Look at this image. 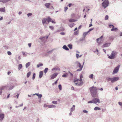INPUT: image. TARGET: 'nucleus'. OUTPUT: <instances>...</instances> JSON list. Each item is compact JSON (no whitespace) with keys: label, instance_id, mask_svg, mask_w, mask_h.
Here are the masks:
<instances>
[{"label":"nucleus","instance_id":"28","mask_svg":"<svg viewBox=\"0 0 122 122\" xmlns=\"http://www.w3.org/2000/svg\"><path fill=\"white\" fill-rule=\"evenodd\" d=\"M30 62H28L26 64V66L27 68L30 65Z\"/></svg>","mask_w":122,"mask_h":122},{"label":"nucleus","instance_id":"21","mask_svg":"<svg viewBox=\"0 0 122 122\" xmlns=\"http://www.w3.org/2000/svg\"><path fill=\"white\" fill-rule=\"evenodd\" d=\"M63 48L65 50H66L67 51L69 50L68 48L67 47L66 45H64L63 46Z\"/></svg>","mask_w":122,"mask_h":122},{"label":"nucleus","instance_id":"59","mask_svg":"<svg viewBox=\"0 0 122 122\" xmlns=\"http://www.w3.org/2000/svg\"><path fill=\"white\" fill-rule=\"evenodd\" d=\"M99 89L101 91H102L103 90V89L102 88H100V89Z\"/></svg>","mask_w":122,"mask_h":122},{"label":"nucleus","instance_id":"38","mask_svg":"<svg viewBox=\"0 0 122 122\" xmlns=\"http://www.w3.org/2000/svg\"><path fill=\"white\" fill-rule=\"evenodd\" d=\"M7 54L9 55H11V52L9 51L7 52Z\"/></svg>","mask_w":122,"mask_h":122},{"label":"nucleus","instance_id":"1","mask_svg":"<svg viewBox=\"0 0 122 122\" xmlns=\"http://www.w3.org/2000/svg\"><path fill=\"white\" fill-rule=\"evenodd\" d=\"M98 89L96 87L92 86L89 88L91 94L93 97H96L97 93V90Z\"/></svg>","mask_w":122,"mask_h":122},{"label":"nucleus","instance_id":"46","mask_svg":"<svg viewBox=\"0 0 122 122\" xmlns=\"http://www.w3.org/2000/svg\"><path fill=\"white\" fill-rule=\"evenodd\" d=\"M83 112L85 113H88V111L86 110H84L83 111Z\"/></svg>","mask_w":122,"mask_h":122},{"label":"nucleus","instance_id":"37","mask_svg":"<svg viewBox=\"0 0 122 122\" xmlns=\"http://www.w3.org/2000/svg\"><path fill=\"white\" fill-rule=\"evenodd\" d=\"M49 27L52 30H53L54 29L53 27L52 26H49Z\"/></svg>","mask_w":122,"mask_h":122},{"label":"nucleus","instance_id":"57","mask_svg":"<svg viewBox=\"0 0 122 122\" xmlns=\"http://www.w3.org/2000/svg\"><path fill=\"white\" fill-rule=\"evenodd\" d=\"M47 105L46 104H45L44 105V107H47Z\"/></svg>","mask_w":122,"mask_h":122},{"label":"nucleus","instance_id":"15","mask_svg":"<svg viewBox=\"0 0 122 122\" xmlns=\"http://www.w3.org/2000/svg\"><path fill=\"white\" fill-rule=\"evenodd\" d=\"M55 70L57 71H60V69L59 68L57 67L53 68L52 69V71Z\"/></svg>","mask_w":122,"mask_h":122},{"label":"nucleus","instance_id":"39","mask_svg":"<svg viewBox=\"0 0 122 122\" xmlns=\"http://www.w3.org/2000/svg\"><path fill=\"white\" fill-rule=\"evenodd\" d=\"M88 103H93V100L92 101H88Z\"/></svg>","mask_w":122,"mask_h":122},{"label":"nucleus","instance_id":"64","mask_svg":"<svg viewBox=\"0 0 122 122\" xmlns=\"http://www.w3.org/2000/svg\"><path fill=\"white\" fill-rule=\"evenodd\" d=\"M120 36H122V32L120 34Z\"/></svg>","mask_w":122,"mask_h":122},{"label":"nucleus","instance_id":"12","mask_svg":"<svg viewBox=\"0 0 122 122\" xmlns=\"http://www.w3.org/2000/svg\"><path fill=\"white\" fill-rule=\"evenodd\" d=\"M109 44L108 43H106L104 44L103 46H102V48H104L107 47L108 46H109Z\"/></svg>","mask_w":122,"mask_h":122},{"label":"nucleus","instance_id":"9","mask_svg":"<svg viewBox=\"0 0 122 122\" xmlns=\"http://www.w3.org/2000/svg\"><path fill=\"white\" fill-rule=\"evenodd\" d=\"M93 103H100V100L98 98H94L93 99Z\"/></svg>","mask_w":122,"mask_h":122},{"label":"nucleus","instance_id":"34","mask_svg":"<svg viewBox=\"0 0 122 122\" xmlns=\"http://www.w3.org/2000/svg\"><path fill=\"white\" fill-rule=\"evenodd\" d=\"M58 87L60 90H61L62 89V87L61 85H59L58 86Z\"/></svg>","mask_w":122,"mask_h":122},{"label":"nucleus","instance_id":"19","mask_svg":"<svg viewBox=\"0 0 122 122\" xmlns=\"http://www.w3.org/2000/svg\"><path fill=\"white\" fill-rule=\"evenodd\" d=\"M103 38V36H102L100 37L99 38H97V42L99 43V45L100 44V42H99V41L100 39H101Z\"/></svg>","mask_w":122,"mask_h":122},{"label":"nucleus","instance_id":"16","mask_svg":"<svg viewBox=\"0 0 122 122\" xmlns=\"http://www.w3.org/2000/svg\"><path fill=\"white\" fill-rule=\"evenodd\" d=\"M0 11L3 12H5V7L0 8Z\"/></svg>","mask_w":122,"mask_h":122},{"label":"nucleus","instance_id":"26","mask_svg":"<svg viewBox=\"0 0 122 122\" xmlns=\"http://www.w3.org/2000/svg\"><path fill=\"white\" fill-rule=\"evenodd\" d=\"M22 67V65L21 64H20L18 65V69L19 70L21 69Z\"/></svg>","mask_w":122,"mask_h":122},{"label":"nucleus","instance_id":"44","mask_svg":"<svg viewBox=\"0 0 122 122\" xmlns=\"http://www.w3.org/2000/svg\"><path fill=\"white\" fill-rule=\"evenodd\" d=\"M76 56L77 58H78L79 57H80L79 56V55L77 54H76Z\"/></svg>","mask_w":122,"mask_h":122},{"label":"nucleus","instance_id":"8","mask_svg":"<svg viewBox=\"0 0 122 122\" xmlns=\"http://www.w3.org/2000/svg\"><path fill=\"white\" fill-rule=\"evenodd\" d=\"M120 66V65H118L115 68L113 72V74L117 73L118 72Z\"/></svg>","mask_w":122,"mask_h":122},{"label":"nucleus","instance_id":"42","mask_svg":"<svg viewBox=\"0 0 122 122\" xmlns=\"http://www.w3.org/2000/svg\"><path fill=\"white\" fill-rule=\"evenodd\" d=\"M57 102L56 101H53L52 102V103H53L54 104H57Z\"/></svg>","mask_w":122,"mask_h":122},{"label":"nucleus","instance_id":"40","mask_svg":"<svg viewBox=\"0 0 122 122\" xmlns=\"http://www.w3.org/2000/svg\"><path fill=\"white\" fill-rule=\"evenodd\" d=\"M68 9V8L67 7H65L64 8V11H65L66 12V10H67Z\"/></svg>","mask_w":122,"mask_h":122},{"label":"nucleus","instance_id":"23","mask_svg":"<svg viewBox=\"0 0 122 122\" xmlns=\"http://www.w3.org/2000/svg\"><path fill=\"white\" fill-rule=\"evenodd\" d=\"M75 105H73V107L71 108V112L73 111L75 109Z\"/></svg>","mask_w":122,"mask_h":122},{"label":"nucleus","instance_id":"7","mask_svg":"<svg viewBox=\"0 0 122 122\" xmlns=\"http://www.w3.org/2000/svg\"><path fill=\"white\" fill-rule=\"evenodd\" d=\"M77 65L79 66L80 68L79 69H78L77 70V71H81L82 68V66L81 64H80V63L78 61H76L75 63Z\"/></svg>","mask_w":122,"mask_h":122},{"label":"nucleus","instance_id":"24","mask_svg":"<svg viewBox=\"0 0 122 122\" xmlns=\"http://www.w3.org/2000/svg\"><path fill=\"white\" fill-rule=\"evenodd\" d=\"M35 95L38 96L39 98H41V97L42 96V95L41 94H38L36 93L35 94Z\"/></svg>","mask_w":122,"mask_h":122},{"label":"nucleus","instance_id":"35","mask_svg":"<svg viewBox=\"0 0 122 122\" xmlns=\"http://www.w3.org/2000/svg\"><path fill=\"white\" fill-rule=\"evenodd\" d=\"M68 46L70 49H71L72 48V45H71V44L69 45H68Z\"/></svg>","mask_w":122,"mask_h":122},{"label":"nucleus","instance_id":"52","mask_svg":"<svg viewBox=\"0 0 122 122\" xmlns=\"http://www.w3.org/2000/svg\"><path fill=\"white\" fill-rule=\"evenodd\" d=\"M28 46L29 47H30L31 46V43H29L28 44Z\"/></svg>","mask_w":122,"mask_h":122},{"label":"nucleus","instance_id":"47","mask_svg":"<svg viewBox=\"0 0 122 122\" xmlns=\"http://www.w3.org/2000/svg\"><path fill=\"white\" fill-rule=\"evenodd\" d=\"M32 15V14L30 13H29L27 14V15L28 16H29L31 15Z\"/></svg>","mask_w":122,"mask_h":122},{"label":"nucleus","instance_id":"48","mask_svg":"<svg viewBox=\"0 0 122 122\" xmlns=\"http://www.w3.org/2000/svg\"><path fill=\"white\" fill-rule=\"evenodd\" d=\"M82 78H83L82 75H80V79H81V81H82Z\"/></svg>","mask_w":122,"mask_h":122},{"label":"nucleus","instance_id":"11","mask_svg":"<svg viewBox=\"0 0 122 122\" xmlns=\"http://www.w3.org/2000/svg\"><path fill=\"white\" fill-rule=\"evenodd\" d=\"M51 5L50 3H46L45 4V6L47 8H49Z\"/></svg>","mask_w":122,"mask_h":122},{"label":"nucleus","instance_id":"41","mask_svg":"<svg viewBox=\"0 0 122 122\" xmlns=\"http://www.w3.org/2000/svg\"><path fill=\"white\" fill-rule=\"evenodd\" d=\"M53 51V50H51V51H48L47 52V53H51Z\"/></svg>","mask_w":122,"mask_h":122},{"label":"nucleus","instance_id":"30","mask_svg":"<svg viewBox=\"0 0 122 122\" xmlns=\"http://www.w3.org/2000/svg\"><path fill=\"white\" fill-rule=\"evenodd\" d=\"M35 76H36V74L35 73H33V76L32 77V79L33 80H34L35 78Z\"/></svg>","mask_w":122,"mask_h":122},{"label":"nucleus","instance_id":"58","mask_svg":"<svg viewBox=\"0 0 122 122\" xmlns=\"http://www.w3.org/2000/svg\"><path fill=\"white\" fill-rule=\"evenodd\" d=\"M19 95L18 94H17L16 95V97H17V98H18Z\"/></svg>","mask_w":122,"mask_h":122},{"label":"nucleus","instance_id":"14","mask_svg":"<svg viewBox=\"0 0 122 122\" xmlns=\"http://www.w3.org/2000/svg\"><path fill=\"white\" fill-rule=\"evenodd\" d=\"M47 107L49 108H53L56 107V106L53 105H47Z\"/></svg>","mask_w":122,"mask_h":122},{"label":"nucleus","instance_id":"56","mask_svg":"<svg viewBox=\"0 0 122 122\" xmlns=\"http://www.w3.org/2000/svg\"><path fill=\"white\" fill-rule=\"evenodd\" d=\"M71 4L70 3V4H69V5H68V6H69L70 7L71 6Z\"/></svg>","mask_w":122,"mask_h":122},{"label":"nucleus","instance_id":"61","mask_svg":"<svg viewBox=\"0 0 122 122\" xmlns=\"http://www.w3.org/2000/svg\"><path fill=\"white\" fill-rule=\"evenodd\" d=\"M10 73H11V72H10V71H9V72H8V75H9V74H10Z\"/></svg>","mask_w":122,"mask_h":122},{"label":"nucleus","instance_id":"4","mask_svg":"<svg viewBox=\"0 0 122 122\" xmlns=\"http://www.w3.org/2000/svg\"><path fill=\"white\" fill-rule=\"evenodd\" d=\"M117 54V52L114 51H112L111 55H108V58L110 59H114Z\"/></svg>","mask_w":122,"mask_h":122},{"label":"nucleus","instance_id":"49","mask_svg":"<svg viewBox=\"0 0 122 122\" xmlns=\"http://www.w3.org/2000/svg\"><path fill=\"white\" fill-rule=\"evenodd\" d=\"M66 74H64L62 76V77H66Z\"/></svg>","mask_w":122,"mask_h":122},{"label":"nucleus","instance_id":"25","mask_svg":"<svg viewBox=\"0 0 122 122\" xmlns=\"http://www.w3.org/2000/svg\"><path fill=\"white\" fill-rule=\"evenodd\" d=\"M117 30V28H114V26H113V27L112 28L111 30L112 31H114L116 30Z\"/></svg>","mask_w":122,"mask_h":122},{"label":"nucleus","instance_id":"62","mask_svg":"<svg viewBox=\"0 0 122 122\" xmlns=\"http://www.w3.org/2000/svg\"><path fill=\"white\" fill-rule=\"evenodd\" d=\"M2 91L1 90H0V95H1V94H2Z\"/></svg>","mask_w":122,"mask_h":122},{"label":"nucleus","instance_id":"2","mask_svg":"<svg viewBox=\"0 0 122 122\" xmlns=\"http://www.w3.org/2000/svg\"><path fill=\"white\" fill-rule=\"evenodd\" d=\"M73 82L75 85L77 86H81L83 83L81 79H79L76 78L74 79Z\"/></svg>","mask_w":122,"mask_h":122},{"label":"nucleus","instance_id":"36","mask_svg":"<svg viewBox=\"0 0 122 122\" xmlns=\"http://www.w3.org/2000/svg\"><path fill=\"white\" fill-rule=\"evenodd\" d=\"M108 15H106L105 17V20H107L108 19Z\"/></svg>","mask_w":122,"mask_h":122},{"label":"nucleus","instance_id":"53","mask_svg":"<svg viewBox=\"0 0 122 122\" xmlns=\"http://www.w3.org/2000/svg\"><path fill=\"white\" fill-rule=\"evenodd\" d=\"M58 80V79L55 82V84H57V81Z\"/></svg>","mask_w":122,"mask_h":122},{"label":"nucleus","instance_id":"32","mask_svg":"<svg viewBox=\"0 0 122 122\" xmlns=\"http://www.w3.org/2000/svg\"><path fill=\"white\" fill-rule=\"evenodd\" d=\"M89 77L93 79V74H91L89 76Z\"/></svg>","mask_w":122,"mask_h":122},{"label":"nucleus","instance_id":"22","mask_svg":"<svg viewBox=\"0 0 122 122\" xmlns=\"http://www.w3.org/2000/svg\"><path fill=\"white\" fill-rule=\"evenodd\" d=\"M31 74V72L30 71L27 74V78L29 77L30 75Z\"/></svg>","mask_w":122,"mask_h":122},{"label":"nucleus","instance_id":"29","mask_svg":"<svg viewBox=\"0 0 122 122\" xmlns=\"http://www.w3.org/2000/svg\"><path fill=\"white\" fill-rule=\"evenodd\" d=\"M43 66V64L42 63L39 64L37 65V67L38 68L40 66Z\"/></svg>","mask_w":122,"mask_h":122},{"label":"nucleus","instance_id":"51","mask_svg":"<svg viewBox=\"0 0 122 122\" xmlns=\"http://www.w3.org/2000/svg\"><path fill=\"white\" fill-rule=\"evenodd\" d=\"M71 89L72 90H74V87L73 86H72L71 88Z\"/></svg>","mask_w":122,"mask_h":122},{"label":"nucleus","instance_id":"45","mask_svg":"<svg viewBox=\"0 0 122 122\" xmlns=\"http://www.w3.org/2000/svg\"><path fill=\"white\" fill-rule=\"evenodd\" d=\"M118 104L121 106H122V102H119L118 103Z\"/></svg>","mask_w":122,"mask_h":122},{"label":"nucleus","instance_id":"33","mask_svg":"<svg viewBox=\"0 0 122 122\" xmlns=\"http://www.w3.org/2000/svg\"><path fill=\"white\" fill-rule=\"evenodd\" d=\"M78 32H79L78 31H77L75 32H74V34L75 35H76L78 34Z\"/></svg>","mask_w":122,"mask_h":122},{"label":"nucleus","instance_id":"3","mask_svg":"<svg viewBox=\"0 0 122 122\" xmlns=\"http://www.w3.org/2000/svg\"><path fill=\"white\" fill-rule=\"evenodd\" d=\"M47 21L48 23H49L50 22H51L53 23H55L56 22L55 21L52 20V19L50 17H48L47 19L44 18L42 20V22L43 24H44L46 23V21Z\"/></svg>","mask_w":122,"mask_h":122},{"label":"nucleus","instance_id":"18","mask_svg":"<svg viewBox=\"0 0 122 122\" xmlns=\"http://www.w3.org/2000/svg\"><path fill=\"white\" fill-rule=\"evenodd\" d=\"M69 21L70 22H73L76 21H77V20L72 19H71L69 20Z\"/></svg>","mask_w":122,"mask_h":122},{"label":"nucleus","instance_id":"5","mask_svg":"<svg viewBox=\"0 0 122 122\" xmlns=\"http://www.w3.org/2000/svg\"><path fill=\"white\" fill-rule=\"evenodd\" d=\"M107 80L108 81H110L112 82H113L118 80L119 79L118 77H114L112 78H107Z\"/></svg>","mask_w":122,"mask_h":122},{"label":"nucleus","instance_id":"31","mask_svg":"<svg viewBox=\"0 0 122 122\" xmlns=\"http://www.w3.org/2000/svg\"><path fill=\"white\" fill-rule=\"evenodd\" d=\"M48 70V68H46L44 70V72L45 73H46L47 72Z\"/></svg>","mask_w":122,"mask_h":122},{"label":"nucleus","instance_id":"63","mask_svg":"<svg viewBox=\"0 0 122 122\" xmlns=\"http://www.w3.org/2000/svg\"><path fill=\"white\" fill-rule=\"evenodd\" d=\"M10 94H9L8 95V96H7V98H8L9 97V96H10Z\"/></svg>","mask_w":122,"mask_h":122},{"label":"nucleus","instance_id":"60","mask_svg":"<svg viewBox=\"0 0 122 122\" xmlns=\"http://www.w3.org/2000/svg\"><path fill=\"white\" fill-rule=\"evenodd\" d=\"M3 19V17H1L0 18V20H1Z\"/></svg>","mask_w":122,"mask_h":122},{"label":"nucleus","instance_id":"27","mask_svg":"<svg viewBox=\"0 0 122 122\" xmlns=\"http://www.w3.org/2000/svg\"><path fill=\"white\" fill-rule=\"evenodd\" d=\"M94 110H100L101 108L100 107H95L94 108Z\"/></svg>","mask_w":122,"mask_h":122},{"label":"nucleus","instance_id":"10","mask_svg":"<svg viewBox=\"0 0 122 122\" xmlns=\"http://www.w3.org/2000/svg\"><path fill=\"white\" fill-rule=\"evenodd\" d=\"M58 73H56L54 74L51 75V79H53L56 77L58 75Z\"/></svg>","mask_w":122,"mask_h":122},{"label":"nucleus","instance_id":"6","mask_svg":"<svg viewBox=\"0 0 122 122\" xmlns=\"http://www.w3.org/2000/svg\"><path fill=\"white\" fill-rule=\"evenodd\" d=\"M108 1L105 0L102 3V5L104 8H106L108 5Z\"/></svg>","mask_w":122,"mask_h":122},{"label":"nucleus","instance_id":"55","mask_svg":"<svg viewBox=\"0 0 122 122\" xmlns=\"http://www.w3.org/2000/svg\"><path fill=\"white\" fill-rule=\"evenodd\" d=\"M81 27V25H80L78 27L79 29H80Z\"/></svg>","mask_w":122,"mask_h":122},{"label":"nucleus","instance_id":"50","mask_svg":"<svg viewBox=\"0 0 122 122\" xmlns=\"http://www.w3.org/2000/svg\"><path fill=\"white\" fill-rule=\"evenodd\" d=\"M113 26H114L113 25H109V27L110 28H112L113 27Z\"/></svg>","mask_w":122,"mask_h":122},{"label":"nucleus","instance_id":"54","mask_svg":"<svg viewBox=\"0 0 122 122\" xmlns=\"http://www.w3.org/2000/svg\"><path fill=\"white\" fill-rule=\"evenodd\" d=\"M68 72L69 73H70V74L72 76H73V74L72 73H71L70 71H69Z\"/></svg>","mask_w":122,"mask_h":122},{"label":"nucleus","instance_id":"13","mask_svg":"<svg viewBox=\"0 0 122 122\" xmlns=\"http://www.w3.org/2000/svg\"><path fill=\"white\" fill-rule=\"evenodd\" d=\"M43 72L42 71H41L39 72V77L41 78L42 76Z\"/></svg>","mask_w":122,"mask_h":122},{"label":"nucleus","instance_id":"20","mask_svg":"<svg viewBox=\"0 0 122 122\" xmlns=\"http://www.w3.org/2000/svg\"><path fill=\"white\" fill-rule=\"evenodd\" d=\"M4 114H1L0 115V118L1 119V120L4 118Z\"/></svg>","mask_w":122,"mask_h":122},{"label":"nucleus","instance_id":"17","mask_svg":"<svg viewBox=\"0 0 122 122\" xmlns=\"http://www.w3.org/2000/svg\"><path fill=\"white\" fill-rule=\"evenodd\" d=\"M10 0H0V2H2L3 3H6Z\"/></svg>","mask_w":122,"mask_h":122},{"label":"nucleus","instance_id":"43","mask_svg":"<svg viewBox=\"0 0 122 122\" xmlns=\"http://www.w3.org/2000/svg\"><path fill=\"white\" fill-rule=\"evenodd\" d=\"M74 24H70L69 25V26L71 27H72L74 26Z\"/></svg>","mask_w":122,"mask_h":122}]
</instances>
